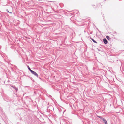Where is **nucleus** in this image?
Instances as JSON below:
<instances>
[{
    "label": "nucleus",
    "mask_w": 124,
    "mask_h": 124,
    "mask_svg": "<svg viewBox=\"0 0 124 124\" xmlns=\"http://www.w3.org/2000/svg\"><path fill=\"white\" fill-rule=\"evenodd\" d=\"M31 72L33 75H34L35 76H36L38 77V75L35 72L33 71L32 70Z\"/></svg>",
    "instance_id": "1"
},
{
    "label": "nucleus",
    "mask_w": 124,
    "mask_h": 124,
    "mask_svg": "<svg viewBox=\"0 0 124 124\" xmlns=\"http://www.w3.org/2000/svg\"><path fill=\"white\" fill-rule=\"evenodd\" d=\"M53 109V108L52 106H50L47 108V110H49L52 111Z\"/></svg>",
    "instance_id": "2"
},
{
    "label": "nucleus",
    "mask_w": 124,
    "mask_h": 124,
    "mask_svg": "<svg viewBox=\"0 0 124 124\" xmlns=\"http://www.w3.org/2000/svg\"><path fill=\"white\" fill-rule=\"evenodd\" d=\"M103 41L104 42V43L105 44H106L108 42H107V41L106 39H105V38L104 39H103Z\"/></svg>",
    "instance_id": "3"
},
{
    "label": "nucleus",
    "mask_w": 124,
    "mask_h": 124,
    "mask_svg": "<svg viewBox=\"0 0 124 124\" xmlns=\"http://www.w3.org/2000/svg\"><path fill=\"white\" fill-rule=\"evenodd\" d=\"M11 86L14 89L16 90V91L18 90V89L15 86Z\"/></svg>",
    "instance_id": "4"
},
{
    "label": "nucleus",
    "mask_w": 124,
    "mask_h": 124,
    "mask_svg": "<svg viewBox=\"0 0 124 124\" xmlns=\"http://www.w3.org/2000/svg\"><path fill=\"white\" fill-rule=\"evenodd\" d=\"M103 120L105 124H108L107 122L105 119H103Z\"/></svg>",
    "instance_id": "5"
},
{
    "label": "nucleus",
    "mask_w": 124,
    "mask_h": 124,
    "mask_svg": "<svg viewBox=\"0 0 124 124\" xmlns=\"http://www.w3.org/2000/svg\"><path fill=\"white\" fill-rule=\"evenodd\" d=\"M27 67L28 68V69L31 72V71H32V70H31L29 66L28 65L27 66Z\"/></svg>",
    "instance_id": "6"
},
{
    "label": "nucleus",
    "mask_w": 124,
    "mask_h": 124,
    "mask_svg": "<svg viewBox=\"0 0 124 124\" xmlns=\"http://www.w3.org/2000/svg\"><path fill=\"white\" fill-rule=\"evenodd\" d=\"M106 38L108 40H109V38L108 36H106Z\"/></svg>",
    "instance_id": "7"
},
{
    "label": "nucleus",
    "mask_w": 124,
    "mask_h": 124,
    "mask_svg": "<svg viewBox=\"0 0 124 124\" xmlns=\"http://www.w3.org/2000/svg\"><path fill=\"white\" fill-rule=\"evenodd\" d=\"M98 117H99L100 118H101V119H102V120H103V119H105L104 118H103L102 117H100V116H98Z\"/></svg>",
    "instance_id": "8"
},
{
    "label": "nucleus",
    "mask_w": 124,
    "mask_h": 124,
    "mask_svg": "<svg viewBox=\"0 0 124 124\" xmlns=\"http://www.w3.org/2000/svg\"><path fill=\"white\" fill-rule=\"evenodd\" d=\"M6 11H7L8 12H9V13H12V12H10L9 11L8 9H7V10H6Z\"/></svg>",
    "instance_id": "9"
},
{
    "label": "nucleus",
    "mask_w": 124,
    "mask_h": 124,
    "mask_svg": "<svg viewBox=\"0 0 124 124\" xmlns=\"http://www.w3.org/2000/svg\"><path fill=\"white\" fill-rule=\"evenodd\" d=\"M90 39L93 41V39L91 38H90Z\"/></svg>",
    "instance_id": "10"
},
{
    "label": "nucleus",
    "mask_w": 124,
    "mask_h": 124,
    "mask_svg": "<svg viewBox=\"0 0 124 124\" xmlns=\"http://www.w3.org/2000/svg\"><path fill=\"white\" fill-rule=\"evenodd\" d=\"M93 42H94L96 43H97V42L94 40H93Z\"/></svg>",
    "instance_id": "11"
},
{
    "label": "nucleus",
    "mask_w": 124,
    "mask_h": 124,
    "mask_svg": "<svg viewBox=\"0 0 124 124\" xmlns=\"http://www.w3.org/2000/svg\"><path fill=\"white\" fill-rule=\"evenodd\" d=\"M39 1H40V0H38Z\"/></svg>",
    "instance_id": "12"
},
{
    "label": "nucleus",
    "mask_w": 124,
    "mask_h": 124,
    "mask_svg": "<svg viewBox=\"0 0 124 124\" xmlns=\"http://www.w3.org/2000/svg\"><path fill=\"white\" fill-rule=\"evenodd\" d=\"M0 124H1L0 123Z\"/></svg>",
    "instance_id": "13"
}]
</instances>
